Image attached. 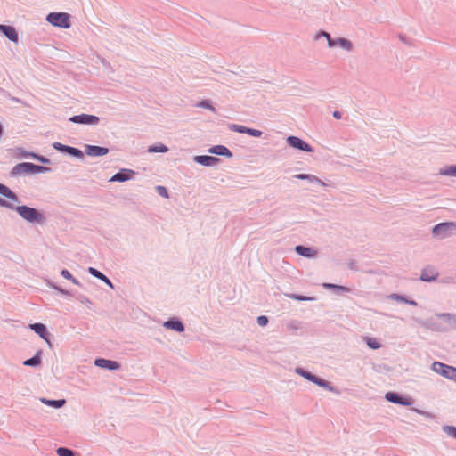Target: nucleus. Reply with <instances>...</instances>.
<instances>
[{"mask_svg":"<svg viewBox=\"0 0 456 456\" xmlns=\"http://www.w3.org/2000/svg\"><path fill=\"white\" fill-rule=\"evenodd\" d=\"M446 175L456 176V166L450 167L446 172Z\"/></svg>","mask_w":456,"mask_h":456,"instance_id":"e433bc0d","label":"nucleus"},{"mask_svg":"<svg viewBox=\"0 0 456 456\" xmlns=\"http://www.w3.org/2000/svg\"><path fill=\"white\" fill-rule=\"evenodd\" d=\"M230 128L232 131H235V132H238V133H246V134H247V130L248 129V128H247L245 126H239V125H232L230 126Z\"/></svg>","mask_w":456,"mask_h":456,"instance_id":"c756f323","label":"nucleus"},{"mask_svg":"<svg viewBox=\"0 0 456 456\" xmlns=\"http://www.w3.org/2000/svg\"><path fill=\"white\" fill-rule=\"evenodd\" d=\"M157 191L159 195L165 197V198H168V193H167V191L165 187L163 186H158L157 187Z\"/></svg>","mask_w":456,"mask_h":456,"instance_id":"f704fd0d","label":"nucleus"},{"mask_svg":"<svg viewBox=\"0 0 456 456\" xmlns=\"http://www.w3.org/2000/svg\"><path fill=\"white\" fill-rule=\"evenodd\" d=\"M200 106L204 107V108H209V109H212L209 105V103L208 102H202L200 103Z\"/></svg>","mask_w":456,"mask_h":456,"instance_id":"a19ab883","label":"nucleus"},{"mask_svg":"<svg viewBox=\"0 0 456 456\" xmlns=\"http://www.w3.org/2000/svg\"><path fill=\"white\" fill-rule=\"evenodd\" d=\"M0 31L3 32L11 41L15 43L18 42V34L14 28L6 25H0Z\"/></svg>","mask_w":456,"mask_h":456,"instance_id":"9b49d317","label":"nucleus"},{"mask_svg":"<svg viewBox=\"0 0 456 456\" xmlns=\"http://www.w3.org/2000/svg\"><path fill=\"white\" fill-rule=\"evenodd\" d=\"M0 194L10 200L17 201L15 194L8 187L2 183H0Z\"/></svg>","mask_w":456,"mask_h":456,"instance_id":"f3484780","label":"nucleus"},{"mask_svg":"<svg viewBox=\"0 0 456 456\" xmlns=\"http://www.w3.org/2000/svg\"><path fill=\"white\" fill-rule=\"evenodd\" d=\"M57 454L59 456H73V452L68 448L60 447L57 449Z\"/></svg>","mask_w":456,"mask_h":456,"instance_id":"cd10ccee","label":"nucleus"},{"mask_svg":"<svg viewBox=\"0 0 456 456\" xmlns=\"http://www.w3.org/2000/svg\"><path fill=\"white\" fill-rule=\"evenodd\" d=\"M295 250L297 254H299L302 256L310 258V257H314L316 256V251L311 248H306L304 246H297Z\"/></svg>","mask_w":456,"mask_h":456,"instance_id":"2eb2a0df","label":"nucleus"},{"mask_svg":"<svg viewBox=\"0 0 456 456\" xmlns=\"http://www.w3.org/2000/svg\"><path fill=\"white\" fill-rule=\"evenodd\" d=\"M69 121L77 124L95 125L99 122V118L94 115L81 114L71 117Z\"/></svg>","mask_w":456,"mask_h":456,"instance_id":"423d86ee","label":"nucleus"},{"mask_svg":"<svg viewBox=\"0 0 456 456\" xmlns=\"http://www.w3.org/2000/svg\"><path fill=\"white\" fill-rule=\"evenodd\" d=\"M390 297L395 299V300H398V301H404V298L402 297V296H399V295H396V294H393L390 296ZM405 302H407L405 300Z\"/></svg>","mask_w":456,"mask_h":456,"instance_id":"58836bf2","label":"nucleus"},{"mask_svg":"<svg viewBox=\"0 0 456 456\" xmlns=\"http://www.w3.org/2000/svg\"><path fill=\"white\" fill-rule=\"evenodd\" d=\"M134 174L131 170H122L121 172H118L115 174L110 179V182H125L131 178V175Z\"/></svg>","mask_w":456,"mask_h":456,"instance_id":"f8f14e48","label":"nucleus"},{"mask_svg":"<svg viewBox=\"0 0 456 456\" xmlns=\"http://www.w3.org/2000/svg\"><path fill=\"white\" fill-rule=\"evenodd\" d=\"M247 134H248L249 135L254 136V137H260L262 134V132L260 130L248 128L247 130Z\"/></svg>","mask_w":456,"mask_h":456,"instance_id":"2f4dec72","label":"nucleus"},{"mask_svg":"<svg viewBox=\"0 0 456 456\" xmlns=\"http://www.w3.org/2000/svg\"><path fill=\"white\" fill-rule=\"evenodd\" d=\"M365 340L367 345L372 349H378L380 347V344L376 338H366Z\"/></svg>","mask_w":456,"mask_h":456,"instance_id":"393cba45","label":"nucleus"},{"mask_svg":"<svg viewBox=\"0 0 456 456\" xmlns=\"http://www.w3.org/2000/svg\"><path fill=\"white\" fill-rule=\"evenodd\" d=\"M444 430L446 431V433H447L449 436H452V437L456 438V428H455V427H446V428H444Z\"/></svg>","mask_w":456,"mask_h":456,"instance_id":"72a5a7b5","label":"nucleus"},{"mask_svg":"<svg viewBox=\"0 0 456 456\" xmlns=\"http://www.w3.org/2000/svg\"><path fill=\"white\" fill-rule=\"evenodd\" d=\"M63 151H66L75 157H82L83 156V153L80 150H78L77 148L70 147V146H66Z\"/></svg>","mask_w":456,"mask_h":456,"instance_id":"b1692460","label":"nucleus"},{"mask_svg":"<svg viewBox=\"0 0 456 456\" xmlns=\"http://www.w3.org/2000/svg\"><path fill=\"white\" fill-rule=\"evenodd\" d=\"M150 152H166L167 151V147L164 144H159L157 146H151L149 148Z\"/></svg>","mask_w":456,"mask_h":456,"instance_id":"a878e982","label":"nucleus"},{"mask_svg":"<svg viewBox=\"0 0 456 456\" xmlns=\"http://www.w3.org/2000/svg\"><path fill=\"white\" fill-rule=\"evenodd\" d=\"M323 286L326 287V288H335L336 287L333 284H324Z\"/></svg>","mask_w":456,"mask_h":456,"instance_id":"37998d69","label":"nucleus"},{"mask_svg":"<svg viewBox=\"0 0 456 456\" xmlns=\"http://www.w3.org/2000/svg\"><path fill=\"white\" fill-rule=\"evenodd\" d=\"M296 177L298 178V179H302V180L303 179H308L310 181L318 182V183L322 184V183L314 175H305V174H299V175H297Z\"/></svg>","mask_w":456,"mask_h":456,"instance_id":"bb28decb","label":"nucleus"},{"mask_svg":"<svg viewBox=\"0 0 456 456\" xmlns=\"http://www.w3.org/2000/svg\"><path fill=\"white\" fill-rule=\"evenodd\" d=\"M452 229H456L455 223H440L433 227L432 232L435 236H447Z\"/></svg>","mask_w":456,"mask_h":456,"instance_id":"39448f33","label":"nucleus"},{"mask_svg":"<svg viewBox=\"0 0 456 456\" xmlns=\"http://www.w3.org/2000/svg\"><path fill=\"white\" fill-rule=\"evenodd\" d=\"M109 152V149L105 147L94 146V145H86V153L88 156L97 157L103 156Z\"/></svg>","mask_w":456,"mask_h":456,"instance_id":"6e6552de","label":"nucleus"},{"mask_svg":"<svg viewBox=\"0 0 456 456\" xmlns=\"http://www.w3.org/2000/svg\"><path fill=\"white\" fill-rule=\"evenodd\" d=\"M34 168L39 169L41 167H37L32 163H21V164H18L17 166L14 167L13 173L20 174L22 172H28V171L33 170Z\"/></svg>","mask_w":456,"mask_h":456,"instance_id":"4468645a","label":"nucleus"},{"mask_svg":"<svg viewBox=\"0 0 456 456\" xmlns=\"http://www.w3.org/2000/svg\"><path fill=\"white\" fill-rule=\"evenodd\" d=\"M267 322H268V319H267V317H266V316L262 315V316H259V317L257 318V323H258L260 326H265V325L267 324Z\"/></svg>","mask_w":456,"mask_h":456,"instance_id":"c9c22d12","label":"nucleus"},{"mask_svg":"<svg viewBox=\"0 0 456 456\" xmlns=\"http://www.w3.org/2000/svg\"><path fill=\"white\" fill-rule=\"evenodd\" d=\"M432 370L435 372H436L447 379L456 381V368L455 367L449 366V365L444 364L439 362H436L432 364Z\"/></svg>","mask_w":456,"mask_h":456,"instance_id":"7ed1b4c3","label":"nucleus"},{"mask_svg":"<svg viewBox=\"0 0 456 456\" xmlns=\"http://www.w3.org/2000/svg\"><path fill=\"white\" fill-rule=\"evenodd\" d=\"M287 142L293 148H296V149H298V150H301L304 151H307V152L313 151L312 147L307 142H305V141H303L302 139H300L298 137L289 136L287 138Z\"/></svg>","mask_w":456,"mask_h":456,"instance_id":"0eeeda50","label":"nucleus"},{"mask_svg":"<svg viewBox=\"0 0 456 456\" xmlns=\"http://www.w3.org/2000/svg\"><path fill=\"white\" fill-rule=\"evenodd\" d=\"M319 37H325L328 40V45L330 47H333L335 45H338L342 48H345L346 50H350L352 48V44L345 39V38H338V39H336V40H332L330 38V34H328L327 32H324V31H321L319 33H317L315 35V39H318Z\"/></svg>","mask_w":456,"mask_h":456,"instance_id":"20e7f679","label":"nucleus"},{"mask_svg":"<svg viewBox=\"0 0 456 456\" xmlns=\"http://www.w3.org/2000/svg\"><path fill=\"white\" fill-rule=\"evenodd\" d=\"M438 275L437 271L434 267H427L422 271L421 280L425 281H434Z\"/></svg>","mask_w":456,"mask_h":456,"instance_id":"ddd939ff","label":"nucleus"},{"mask_svg":"<svg viewBox=\"0 0 456 456\" xmlns=\"http://www.w3.org/2000/svg\"><path fill=\"white\" fill-rule=\"evenodd\" d=\"M211 152H214V153L219 154V155H225L226 153H229V151L224 146H216L213 150H211Z\"/></svg>","mask_w":456,"mask_h":456,"instance_id":"c85d7f7f","label":"nucleus"},{"mask_svg":"<svg viewBox=\"0 0 456 456\" xmlns=\"http://www.w3.org/2000/svg\"><path fill=\"white\" fill-rule=\"evenodd\" d=\"M289 297L292 299H296V300H298V301H311V300H314V297H304V296H297V295H289Z\"/></svg>","mask_w":456,"mask_h":456,"instance_id":"7c9ffc66","label":"nucleus"},{"mask_svg":"<svg viewBox=\"0 0 456 456\" xmlns=\"http://www.w3.org/2000/svg\"><path fill=\"white\" fill-rule=\"evenodd\" d=\"M29 328L33 330L37 334H38L42 338H44L49 346H51V341L48 338V332L45 326L42 323H34L30 324Z\"/></svg>","mask_w":456,"mask_h":456,"instance_id":"1a4fd4ad","label":"nucleus"},{"mask_svg":"<svg viewBox=\"0 0 456 456\" xmlns=\"http://www.w3.org/2000/svg\"><path fill=\"white\" fill-rule=\"evenodd\" d=\"M0 206H5V207H9V208L12 207L11 204L7 203L6 200H2L1 198H0Z\"/></svg>","mask_w":456,"mask_h":456,"instance_id":"ea45409f","label":"nucleus"},{"mask_svg":"<svg viewBox=\"0 0 456 456\" xmlns=\"http://www.w3.org/2000/svg\"><path fill=\"white\" fill-rule=\"evenodd\" d=\"M195 160L201 165L211 166L216 164L218 159L211 156H196Z\"/></svg>","mask_w":456,"mask_h":456,"instance_id":"dca6fc26","label":"nucleus"},{"mask_svg":"<svg viewBox=\"0 0 456 456\" xmlns=\"http://www.w3.org/2000/svg\"><path fill=\"white\" fill-rule=\"evenodd\" d=\"M46 20L53 26L64 28L70 27L69 15L65 12H52L47 16Z\"/></svg>","mask_w":456,"mask_h":456,"instance_id":"f03ea898","label":"nucleus"},{"mask_svg":"<svg viewBox=\"0 0 456 456\" xmlns=\"http://www.w3.org/2000/svg\"><path fill=\"white\" fill-rule=\"evenodd\" d=\"M41 362V358L39 356V353H37L34 357L28 359L24 362V365L27 366H37Z\"/></svg>","mask_w":456,"mask_h":456,"instance_id":"4be33fe9","label":"nucleus"},{"mask_svg":"<svg viewBox=\"0 0 456 456\" xmlns=\"http://www.w3.org/2000/svg\"><path fill=\"white\" fill-rule=\"evenodd\" d=\"M16 211L22 218L28 222L43 223L45 220L43 215L33 208L19 206L16 208Z\"/></svg>","mask_w":456,"mask_h":456,"instance_id":"f257e3e1","label":"nucleus"},{"mask_svg":"<svg viewBox=\"0 0 456 456\" xmlns=\"http://www.w3.org/2000/svg\"><path fill=\"white\" fill-rule=\"evenodd\" d=\"M333 116H334L336 118L339 119V118H341V113H340L339 111H335V112L333 113Z\"/></svg>","mask_w":456,"mask_h":456,"instance_id":"79ce46f5","label":"nucleus"},{"mask_svg":"<svg viewBox=\"0 0 456 456\" xmlns=\"http://www.w3.org/2000/svg\"><path fill=\"white\" fill-rule=\"evenodd\" d=\"M89 273L94 275V277L103 281L106 284H108L110 287H113L112 286V283L111 281L103 274L101 272H99L98 270L93 268V267H90L88 269Z\"/></svg>","mask_w":456,"mask_h":456,"instance_id":"6ab92c4d","label":"nucleus"},{"mask_svg":"<svg viewBox=\"0 0 456 456\" xmlns=\"http://www.w3.org/2000/svg\"><path fill=\"white\" fill-rule=\"evenodd\" d=\"M298 373H300L302 376H304L307 379L312 380L314 383L318 384L319 386H324L325 385L323 380L314 377V375H312L309 372H306V371L301 370H298Z\"/></svg>","mask_w":456,"mask_h":456,"instance_id":"412c9836","label":"nucleus"},{"mask_svg":"<svg viewBox=\"0 0 456 456\" xmlns=\"http://www.w3.org/2000/svg\"><path fill=\"white\" fill-rule=\"evenodd\" d=\"M42 402L47 405H50V406H53L55 408H60L62 405H64V403H65V400H45V399H43Z\"/></svg>","mask_w":456,"mask_h":456,"instance_id":"5701e85b","label":"nucleus"},{"mask_svg":"<svg viewBox=\"0 0 456 456\" xmlns=\"http://www.w3.org/2000/svg\"><path fill=\"white\" fill-rule=\"evenodd\" d=\"M386 399L395 403L408 404V403L403 402L397 394L392 392L386 394Z\"/></svg>","mask_w":456,"mask_h":456,"instance_id":"aec40b11","label":"nucleus"},{"mask_svg":"<svg viewBox=\"0 0 456 456\" xmlns=\"http://www.w3.org/2000/svg\"><path fill=\"white\" fill-rule=\"evenodd\" d=\"M61 273L65 279L71 280L74 283H77V281L68 270H62Z\"/></svg>","mask_w":456,"mask_h":456,"instance_id":"473e14b6","label":"nucleus"},{"mask_svg":"<svg viewBox=\"0 0 456 456\" xmlns=\"http://www.w3.org/2000/svg\"><path fill=\"white\" fill-rule=\"evenodd\" d=\"M164 326L168 328V329H172V330H175L176 331H183L184 328H183V324L179 322V321H175V320H171V321H167L164 323Z\"/></svg>","mask_w":456,"mask_h":456,"instance_id":"a211bd4d","label":"nucleus"},{"mask_svg":"<svg viewBox=\"0 0 456 456\" xmlns=\"http://www.w3.org/2000/svg\"><path fill=\"white\" fill-rule=\"evenodd\" d=\"M94 364L100 368H104L108 370H117L119 368V364L117 362L102 358L96 359Z\"/></svg>","mask_w":456,"mask_h":456,"instance_id":"9d476101","label":"nucleus"},{"mask_svg":"<svg viewBox=\"0 0 456 456\" xmlns=\"http://www.w3.org/2000/svg\"><path fill=\"white\" fill-rule=\"evenodd\" d=\"M53 147H54L55 149H57V150H61V151H63L66 146H65V145H62V144H61V143H60V142H55V143L53 144Z\"/></svg>","mask_w":456,"mask_h":456,"instance_id":"4c0bfd02","label":"nucleus"}]
</instances>
